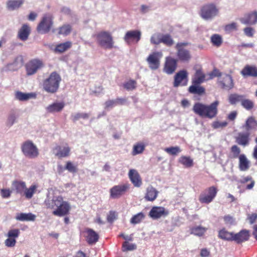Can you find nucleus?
<instances>
[{"label":"nucleus","mask_w":257,"mask_h":257,"mask_svg":"<svg viewBox=\"0 0 257 257\" xmlns=\"http://www.w3.org/2000/svg\"><path fill=\"white\" fill-rule=\"evenodd\" d=\"M231 151L233 154V157L236 158L240 153V149L236 145H233L231 148Z\"/></svg>","instance_id":"e2e57ef3"},{"label":"nucleus","mask_w":257,"mask_h":257,"mask_svg":"<svg viewBox=\"0 0 257 257\" xmlns=\"http://www.w3.org/2000/svg\"><path fill=\"white\" fill-rule=\"evenodd\" d=\"M16 243V239L9 237L5 241V245L8 247H13L15 245Z\"/></svg>","instance_id":"0e129e2a"},{"label":"nucleus","mask_w":257,"mask_h":257,"mask_svg":"<svg viewBox=\"0 0 257 257\" xmlns=\"http://www.w3.org/2000/svg\"><path fill=\"white\" fill-rule=\"evenodd\" d=\"M89 117V114L87 113H76L71 115V118L73 121H76L80 118L87 119Z\"/></svg>","instance_id":"5fc2aeb1"},{"label":"nucleus","mask_w":257,"mask_h":257,"mask_svg":"<svg viewBox=\"0 0 257 257\" xmlns=\"http://www.w3.org/2000/svg\"><path fill=\"white\" fill-rule=\"evenodd\" d=\"M23 64V58L21 56H18L16 58L13 63L8 64L5 67L6 70L16 71L20 68Z\"/></svg>","instance_id":"b1692460"},{"label":"nucleus","mask_w":257,"mask_h":257,"mask_svg":"<svg viewBox=\"0 0 257 257\" xmlns=\"http://www.w3.org/2000/svg\"><path fill=\"white\" fill-rule=\"evenodd\" d=\"M61 78L56 72H53L49 77L46 79L43 84L44 90L51 93H55L58 89Z\"/></svg>","instance_id":"7ed1b4c3"},{"label":"nucleus","mask_w":257,"mask_h":257,"mask_svg":"<svg viewBox=\"0 0 257 257\" xmlns=\"http://www.w3.org/2000/svg\"><path fill=\"white\" fill-rule=\"evenodd\" d=\"M30 33V28L27 24H24L22 26L18 32V37L22 41H26Z\"/></svg>","instance_id":"c756f323"},{"label":"nucleus","mask_w":257,"mask_h":257,"mask_svg":"<svg viewBox=\"0 0 257 257\" xmlns=\"http://www.w3.org/2000/svg\"><path fill=\"white\" fill-rule=\"evenodd\" d=\"M123 86L128 91L135 89L137 86V82L134 80H130L123 83Z\"/></svg>","instance_id":"09e8293b"},{"label":"nucleus","mask_w":257,"mask_h":257,"mask_svg":"<svg viewBox=\"0 0 257 257\" xmlns=\"http://www.w3.org/2000/svg\"><path fill=\"white\" fill-rule=\"evenodd\" d=\"M65 169L68 170L70 173H76L77 172V166L72 163L70 161H68L66 163Z\"/></svg>","instance_id":"6e6d98bb"},{"label":"nucleus","mask_w":257,"mask_h":257,"mask_svg":"<svg viewBox=\"0 0 257 257\" xmlns=\"http://www.w3.org/2000/svg\"><path fill=\"white\" fill-rule=\"evenodd\" d=\"M243 32L247 37H252L254 33V30L251 27H246L243 29Z\"/></svg>","instance_id":"338daca9"},{"label":"nucleus","mask_w":257,"mask_h":257,"mask_svg":"<svg viewBox=\"0 0 257 257\" xmlns=\"http://www.w3.org/2000/svg\"><path fill=\"white\" fill-rule=\"evenodd\" d=\"M227 125V122L226 121H214L212 124V126L214 128H222L226 126Z\"/></svg>","instance_id":"052dcab7"},{"label":"nucleus","mask_w":257,"mask_h":257,"mask_svg":"<svg viewBox=\"0 0 257 257\" xmlns=\"http://www.w3.org/2000/svg\"><path fill=\"white\" fill-rule=\"evenodd\" d=\"M164 150L168 154L173 156L177 155L181 152V149L178 146L166 148Z\"/></svg>","instance_id":"de8ad7c7"},{"label":"nucleus","mask_w":257,"mask_h":257,"mask_svg":"<svg viewBox=\"0 0 257 257\" xmlns=\"http://www.w3.org/2000/svg\"><path fill=\"white\" fill-rule=\"evenodd\" d=\"M233 232H229L225 228H223L219 231L218 237L227 241H233Z\"/></svg>","instance_id":"c9c22d12"},{"label":"nucleus","mask_w":257,"mask_h":257,"mask_svg":"<svg viewBox=\"0 0 257 257\" xmlns=\"http://www.w3.org/2000/svg\"><path fill=\"white\" fill-rule=\"evenodd\" d=\"M128 183L120 184L113 186L109 190L110 197L112 199H118L126 193L130 189Z\"/></svg>","instance_id":"6e6552de"},{"label":"nucleus","mask_w":257,"mask_h":257,"mask_svg":"<svg viewBox=\"0 0 257 257\" xmlns=\"http://www.w3.org/2000/svg\"><path fill=\"white\" fill-rule=\"evenodd\" d=\"M117 218V214L115 211H110L107 216V221L109 223H112Z\"/></svg>","instance_id":"680f3d73"},{"label":"nucleus","mask_w":257,"mask_h":257,"mask_svg":"<svg viewBox=\"0 0 257 257\" xmlns=\"http://www.w3.org/2000/svg\"><path fill=\"white\" fill-rule=\"evenodd\" d=\"M145 215L143 213H138L132 217L131 219L130 222L133 224H138L145 218Z\"/></svg>","instance_id":"c03bdc74"},{"label":"nucleus","mask_w":257,"mask_h":257,"mask_svg":"<svg viewBox=\"0 0 257 257\" xmlns=\"http://www.w3.org/2000/svg\"><path fill=\"white\" fill-rule=\"evenodd\" d=\"M217 83L219 86L223 89L230 90L234 87V83L231 75L227 74L222 75L218 79Z\"/></svg>","instance_id":"9d476101"},{"label":"nucleus","mask_w":257,"mask_h":257,"mask_svg":"<svg viewBox=\"0 0 257 257\" xmlns=\"http://www.w3.org/2000/svg\"><path fill=\"white\" fill-rule=\"evenodd\" d=\"M24 2L25 0H8L6 7L8 11H13L20 8Z\"/></svg>","instance_id":"393cba45"},{"label":"nucleus","mask_w":257,"mask_h":257,"mask_svg":"<svg viewBox=\"0 0 257 257\" xmlns=\"http://www.w3.org/2000/svg\"><path fill=\"white\" fill-rule=\"evenodd\" d=\"M65 106L63 102L53 103L46 107V110L50 113L61 111Z\"/></svg>","instance_id":"473e14b6"},{"label":"nucleus","mask_w":257,"mask_h":257,"mask_svg":"<svg viewBox=\"0 0 257 257\" xmlns=\"http://www.w3.org/2000/svg\"><path fill=\"white\" fill-rule=\"evenodd\" d=\"M85 238L89 244H95L99 239V235L95 231L91 228H87L85 230Z\"/></svg>","instance_id":"6ab92c4d"},{"label":"nucleus","mask_w":257,"mask_h":257,"mask_svg":"<svg viewBox=\"0 0 257 257\" xmlns=\"http://www.w3.org/2000/svg\"><path fill=\"white\" fill-rule=\"evenodd\" d=\"M36 215L32 213H20L17 214L16 219L21 221H34L36 219Z\"/></svg>","instance_id":"72a5a7b5"},{"label":"nucleus","mask_w":257,"mask_h":257,"mask_svg":"<svg viewBox=\"0 0 257 257\" xmlns=\"http://www.w3.org/2000/svg\"><path fill=\"white\" fill-rule=\"evenodd\" d=\"M159 192L152 186L147 187L145 198L147 201H153L155 200Z\"/></svg>","instance_id":"c85d7f7f"},{"label":"nucleus","mask_w":257,"mask_h":257,"mask_svg":"<svg viewBox=\"0 0 257 257\" xmlns=\"http://www.w3.org/2000/svg\"><path fill=\"white\" fill-rule=\"evenodd\" d=\"M104 105L105 109L111 108L113 106L116 105L115 99H109L105 101Z\"/></svg>","instance_id":"774afa93"},{"label":"nucleus","mask_w":257,"mask_h":257,"mask_svg":"<svg viewBox=\"0 0 257 257\" xmlns=\"http://www.w3.org/2000/svg\"><path fill=\"white\" fill-rule=\"evenodd\" d=\"M36 188L37 187L35 185H32L29 189L26 188L24 191L26 197L28 199L31 198L34 194Z\"/></svg>","instance_id":"603ef678"},{"label":"nucleus","mask_w":257,"mask_h":257,"mask_svg":"<svg viewBox=\"0 0 257 257\" xmlns=\"http://www.w3.org/2000/svg\"><path fill=\"white\" fill-rule=\"evenodd\" d=\"M237 29V23L233 22L231 24H228L225 27V31L228 33H230L233 31H236Z\"/></svg>","instance_id":"13d9d810"},{"label":"nucleus","mask_w":257,"mask_h":257,"mask_svg":"<svg viewBox=\"0 0 257 257\" xmlns=\"http://www.w3.org/2000/svg\"><path fill=\"white\" fill-rule=\"evenodd\" d=\"M162 35L161 33L153 34L150 39L151 43L154 45H158L161 43Z\"/></svg>","instance_id":"3c124183"},{"label":"nucleus","mask_w":257,"mask_h":257,"mask_svg":"<svg viewBox=\"0 0 257 257\" xmlns=\"http://www.w3.org/2000/svg\"><path fill=\"white\" fill-rule=\"evenodd\" d=\"M243 24L252 25L257 23V12H253L249 14L241 20Z\"/></svg>","instance_id":"bb28decb"},{"label":"nucleus","mask_w":257,"mask_h":257,"mask_svg":"<svg viewBox=\"0 0 257 257\" xmlns=\"http://www.w3.org/2000/svg\"><path fill=\"white\" fill-rule=\"evenodd\" d=\"M169 214L167 210L163 207H153L149 212V216L153 219L165 217Z\"/></svg>","instance_id":"2eb2a0df"},{"label":"nucleus","mask_w":257,"mask_h":257,"mask_svg":"<svg viewBox=\"0 0 257 257\" xmlns=\"http://www.w3.org/2000/svg\"><path fill=\"white\" fill-rule=\"evenodd\" d=\"M207 229V228L201 225L195 226L191 228V234L198 236H202L205 234Z\"/></svg>","instance_id":"ea45409f"},{"label":"nucleus","mask_w":257,"mask_h":257,"mask_svg":"<svg viewBox=\"0 0 257 257\" xmlns=\"http://www.w3.org/2000/svg\"><path fill=\"white\" fill-rule=\"evenodd\" d=\"M219 14V9L214 3L203 5L200 12V17L205 20H211Z\"/></svg>","instance_id":"20e7f679"},{"label":"nucleus","mask_w":257,"mask_h":257,"mask_svg":"<svg viewBox=\"0 0 257 257\" xmlns=\"http://www.w3.org/2000/svg\"><path fill=\"white\" fill-rule=\"evenodd\" d=\"M20 230L18 229L10 230L8 233V236L12 238H17L20 234Z\"/></svg>","instance_id":"bf43d9fd"},{"label":"nucleus","mask_w":257,"mask_h":257,"mask_svg":"<svg viewBox=\"0 0 257 257\" xmlns=\"http://www.w3.org/2000/svg\"><path fill=\"white\" fill-rule=\"evenodd\" d=\"M43 66L41 61L38 59H34L29 61L26 65L27 74L32 75Z\"/></svg>","instance_id":"9b49d317"},{"label":"nucleus","mask_w":257,"mask_h":257,"mask_svg":"<svg viewBox=\"0 0 257 257\" xmlns=\"http://www.w3.org/2000/svg\"><path fill=\"white\" fill-rule=\"evenodd\" d=\"M250 167V162L245 155L241 154L239 157V168L241 171H247Z\"/></svg>","instance_id":"2f4dec72"},{"label":"nucleus","mask_w":257,"mask_h":257,"mask_svg":"<svg viewBox=\"0 0 257 257\" xmlns=\"http://www.w3.org/2000/svg\"><path fill=\"white\" fill-rule=\"evenodd\" d=\"M141 32L139 31H130L126 32L124 37V41L128 44L133 41L138 42L141 39Z\"/></svg>","instance_id":"a211bd4d"},{"label":"nucleus","mask_w":257,"mask_h":257,"mask_svg":"<svg viewBox=\"0 0 257 257\" xmlns=\"http://www.w3.org/2000/svg\"><path fill=\"white\" fill-rule=\"evenodd\" d=\"M249 231L245 229L241 230L237 233H234L233 235V241L237 243H240L245 241L249 239Z\"/></svg>","instance_id":"412c9836"},{"label":"nucleus","mask_w":257,"mask_h":257,"mask_svg":"<svg viewBox=\"0 0 257 257\" xmlns=\"http://www.w3.org/2000/svg\"><path fill=\"white\" fill-rule=\"evenodd\" d=\"M128 177L135 187H140L142 185V178L137 170L130 169L128 173Z\"/></svg>","instance_id":"dca6fc26"},{"label":"nucleus","mask_w":257,"mask_h":257,"mask_svg":"<svg viewBox=\"0 0 257 257\" xmlns=\"http://www.w3.org/2000/svg\"><path fill=\"white\" fill-rule=\"evenodd\" d=\"M161 43L167 46L170 47L174 44V41L169 34L162 35Z\"/></svg>","instance_id":"49530a36"},{"label":"nucleus","mask_w":257,"mask_h":257,"mask_svg":"<svg viewBox=\"0 0 257 257\" xmlns=\"http://www.w3.org/2000/svg\"><path fill=\"white\" fill-rule=\"evenodd\" d=\"M206 194L201 195L199 200L201 203H209L211 202L216 195L217 190L214 186L209 187L206 191Z\"/></svg>","instance_id":"4468645a"},{"label":"nucleus","mask_w":257,"mask_h":257,"mask_svg":"<svg viewBox=\"0 0 257 257\" xmlns=\"http://www.w3.org/2000/svg\"><path fill=\"white\" fill-rule=\"evenodd\" d=\"M53 19L50 14L44 15L37 28L38 33L42 34L48 33L53 26Z\"/></svg>","instance_id":"0eeeda50"},{"label":"nucleus","mask_w":257,"mask_h":257,"mask_svg":"<svg viewBox=\"0 0 257 257\" xmlns=\"http://www.w3.org/2000/svg\"><path fill=\"white\" fill-rule=\"evenodd\" d=\"M189 92L192 94L202 95L205 93V88L200 84H193L189 87Z\"/></svg>","instance_id":"4c0bfd02"},{"label":"nucleus","mask_w":257,"mask_h":257,"mask_svg":"<svg viewBox=\"0 0 257 257\" xmlns=\"http://www.w3.org/2000/svg\"><path fill=\"white\" fill-rule=\"evenodd\" d=\"M177 60L184 63L189 62L192 58V55L189 50L187 49H176Z\"/></svg>","instance_id":"f3484780"},{"label":"nucleus","mask_w":257,"mask_h":257,"mask_svg":"<svg viewBox=\"0 0 257 257\" xmlns=\"http://www.w3.org/2000/svg\"><path fill=\"white\" fill-rule=\"evenodd\" d=\"M242 128L251 135L252 132L257 130V121L253 117H249L246 120L245 124L242 126Z\"/></svg>","instance_id":"4be33fe9"},{"label":"nucleus","mask_w":257,"mask_h":257,"mask_svg":"<svg viewBox=\"0 0 257 257\" xmlns=\"http://www.w3.org/2000/svg\"><path fill=\"white\" fill-rule=\"evenodd\" d=\"M71 46L72 43L70 41H67L64 43H60L56 46L55 48V51L56 52L61 53L71 48Z\"/></svg>","instance_id":"58836bf2"},{"label":"nucleus","mask_w":257,"mask_h":257,"mask_svg":"<svg viewBox=\"0 0 257 257\" xmlns=\"http://www.w3.org/2000/svg\"><path fill=\"white\" fill-rule=\"evenodd\" d=\"M187 77L188 73L186 70L179 71L174 76V87H177L180 85H186L188 81Z\"/></svg>","instance_id":"f8f14e48"},{"label":"nucleus","mask_w":257,"mask_h":257,"mask_svg":"<svg viewBox=\"0 0 257 257\" xmlns=\"http://www.w3.org/2000/svg\"><path fill=\"white\" fill-rule=\"evenodd\" d=\"M179 162L186 167H190L193 166V160L189 157L181 156Z\"/></svg>","instance_id":"a18cd8bd"},{"label":"nucleus","mask_w":257,"mask_h":257,"mask_svg":"<svg viewBox=\"0 0 257 257\" xmlns=\"http://www.w3.org/2000/svg\"><path fill=\"white\" fill-rule=\"evenodd\" d=\"M145 148V146L143 143H138L133 147L132 155L133 156L137 155L142 153Z\"/></svg>","instance_id":"79ce46f5"},{"label":"nucleus","mask_w":257,"mask_h":257,"mask_svg":"<svg viewBox=\"0 0 257 257\" xmlns=\"http://www.w3.org/2000/svg\"><path fill=\"white\" fill-rule=\"evenodd\" d=\"M72 30L71 26L69 24H65L59 28L58 34L67 36L69 35Z\"/></svg>","instance_id":"37998d69"},{"label":"nucleus","mask_w":257,"mask_h":257,"mask_svg":"<svg viewBox=\"0 0 257 257\" xmlns=\"http://www.w3.org/2000/svg\"><path fill=\"white\" fill-rule=\"evenodd\" d=\"M21 149L24 156L28 158L35 159L39 155L38 148L31 141L25 142L22 144Z\"/></svg>","instance_id":"39448f33"},{"label":"nucleus","mask_w":257,"mask_h":257,"mask_svg":"<svg viewBox=\"0 0 257 257\" xmlns=\"http://www.w3.org/2000/svg\"><path fill=\"white\" fill-rule=\"evenodd\" d=\"M137 248V245L134 243H130L125 241L122 244V251H126L128 250H134Z\"/></svg>","instance_id":"864d4df0"},{"label":"nucleus","mask_w":257,"mask_h":257,"mask_svg":"<svg viewBox=\"0 0 257 257\" xmlns=\"http://www.w3.org/2000/svg\"><path fill=\"white\" fill-rule=\"evenodd\" d=\"M250 136L249 132H240L235 138L236 142L238 145L245 147L249 144Z\"/></svg>","instance_id":"aec40b11"},{"label":"nucleus","mask_w":257,"mask_h":257,"mask_svg":"<svg viewBox=\"0 0 257 257\" xmlns=\"http://www.w3.org/2000/svg\"><path fill=\"white\" fill-rule=\"evenodd\" d=\"M241 74L244 78L251 76L257 77V67L254 66L246 65L241 71Z\"/></svg>","instance_id":"5701e85b"},{"label":"nucleus","mask_w":257,"mask_h":257,"mask_svg":"<svg viewBox=\"0 0 257 257\" xmlns=\"http://www.w3.org/2000/svg\"><path fill=\"white\" fill-rule=\"evenodd\" d=\"M177 66V60L171 57L166 58L163 71L167 74H172L176 70Z\"/></svg>","instance_id":"ddd939ff"},{"label":"nucleus","mask_w":257,"mask_h":257,"mask_svg":"<svg viewBox=\"0 0 257 257\" xmlns=\"http://www.w3.org/2000/svg\"><path fill=\"white\" fill-rule=\"evenodd\" d=\"M55 150L57 151L56 155L59 158H64L68 156L70 152V148L67 144L61 146H57Z\"/></svg>","instance_id":"a878e982"},{"label":"nucleus","mask_w":257,"mask_h":257,"mask_svg":"<svg viewBox=\"0 0 257 257\" xmlns=\"http://www.w3.org/2000/svg\"><path fill=\"white\" fill-rule=\"evenodd\" d=\"M97 43L102 48L105 49H111L113 47L114 42L112 37L109 33L103 31L96 35Z\"/></svg>","instance_id":"423d86ee"},{"label":"nucleus","mask_w":257,"mask_h":257,"mask_svg":"<svg viewBox=\"0 0 257 257\" xmlns=\"http://www.w3.org/2000/svg\"><path fill=\"white\" fill-rule=\"evenodd\" d=\"M225 223L227 224L232 225L235 223V220L231 216L229 215H225L223 217Z\"/></svg>","instance_id":"69168bd1"},{"label":"nucleus","mask_w":257,"mask_h":257,"mask_svg":"<svg viewBox=\"0 0 257 257\" xmlns=\"http://www.w3.org/2000/svg\"><path fill=\"white\" fill-rule=\"evenodd\" d=\"M244 98V96L242 95H239L237 94H231L229 96V102L231 104H235L238 102H241L242 98Z\"/></svg>","instance_id":"a19ab883"},{"label":"nucleus","mask_w":257,"mask_h":257,"mask_svg":"<svg viewBox=\"0 0 257 257\" xmlns=\"http://www.w3.org/2000/svg\"><path fill=\"white\" fill-rule=\"evenodd\" d=\"M219 103V102L218 100L214 101L210 105L196 102L194 104L192 110L195 113L200 116L212 119L217 114V107Z\"/></svg>","instance_id":"f03ea898"},{"label":"nucleus","mask_w":257,"mask_h":257,"mask_svg":"<svg viewBox=\"0 0 257 257\" xmlns=\"http://www.w3.org/2000/svg\"><path fill=\"white\" fill-rule=\"evenodd\" d=\"M205 80V75L202 71L201 69H198L196 70L195 73L192 78V83L200 84Z\"/></svg>","instance_id":"7c9ffc66"},{"label":"nucleus","mask_w":257,"mask_h":257,"mask_svg":"<svg viewBox=\"0 0 257 257\" xmlns=\"http://www.w3.org/2000/svg\"><path fill=\"white\" fill-rule=\"evenodd\" d=\"M211 41L213 45L219 47L222 43L221 37L218 34H214L211 37Z\"/></svg>","instance_id":"8fccbe9b"},{"label":"nucleus","mask_w":257,"mask_h":257,"mask_svg":"<svg viewBox=\"0 0 257 257\" xmlns=\"http://www.w3.org/2000/svg\"><path fill=\"white\" fill-rule=\"evenodd\" d=\"M163 57V53L161 52H154L148 56L147 58V62L149 67L152 70H157L160 66V60Z\"/></svg>","instance_id":"1a4fd4ad"},{"label":"nucleus","mask_w":257,"mask_h":257,"mask_svg":"<svg viewBox=\"0 0 257 257\" xmlns=\"http://www.w3.org/2000/svg\"><path fill=\"white\" fill-rule=\"evenodd\" d=\"M45 204L47 208L54 209L53 215L59 217L68 215L71 208L70 203L64 200L61 195L48 196Z\"/></svg>","instance_id":"f257e3e1"},{"label":"nucleus","mask_w":257,"mask_h":257,"mask_svg":"<svg viewBox=\"0 0 257 257\" xmlns=\"http://www.w3.org/2000/svg\"><path fill=\"white\" fill-rule=\"evenodd\" d=\"M15 98L21 101H27L32 98L36 97V94L34 93H24L21 91H16L15 94Z\"/></svg>","instance_id":"cd10ccee"},{"label":"nucleus","mask_w":257,"mask_h":257,"mask_svg":"<svg viewBox=\"0 0 257 257\" xmlns=\"http://www.w3.org/2000/svg\"><path fill=\"white\" fill-rule=\"evenodd\" d=\"M18 114L15 111H11L8 114L6 121V125L9 127L12 126L17 122Z\"/></svg>","instance_id":"e433bc0d"},{"label":"nucleus","mask_w":257,"mask_h":257,"mask_svg":"<svg viewBox=\"0 0 257 257\" xmlns=\"http://www.w3.org/2000/svg\"><path fill=\"white\" fill-rule=\"evenodd\" d=\"M241 103L242 106L247 110L251 109L254 106V103L251 100L244 98H242Z\"/></svg>","instance_id":"4d7b16f0"},{"label":"nucleus","mask_w":257,"mask_h":257,"mask_svg":"<svg viewBox=\"0 0 257 257\" xmlns=\"http://www.w3.org/2000/svg\"><path fill=\"white\" fill-rule=\"evenodd\" d=\"M13 189L16 191L17 193L22 194L26 188V183L23 181H14L12 184Z\"/></svg>","instance_id":"f704fd0d"}]
</instances>
